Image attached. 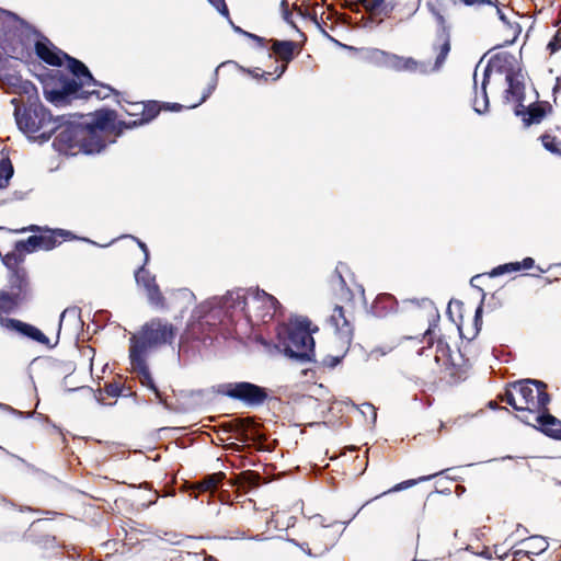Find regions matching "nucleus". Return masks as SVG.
Masks as SVG:
<instances>
[{"label":"nucleus","mask_w":561,"mask_h":561,"mask_svg":"<svg viewBox=\"0 0 561 561\" xmlns=\"http://www.w3.org/2000/svg\"><path fill=\"white\" fill-rule=\"evenodd\" d=\"M318 328H311V322L301 316L290 319L288 324L278 333L279 346L291 358L310 362L314 357V340L312 333Z\"/></svg>","instance_id":"f257e3e1"},{"label":"nucleus","mask_w":561,"mask_h":561,"mask_svg":"<svg viewBox=\"0 0 561 561\" xmlns=\"http://www.w3.org/2000/svg\"><path fill=\"white\" fill-rule=\"evenodd\" d=\"M505 401L517 411L531 414L546 410L549 396L546 385L535 379H524L514 382L505 393Z\"/></svg>","instance_id":"f03ea898"},{"label":"nucleus","mask_w":561,"mask_h":561,"mask_svg":"<svg viewBox=\"0 0 561 561\" xmlns=\"http://www.w3.org/2000/svg\"><path fill=\"white\" fill-rule=\"evenodd\" d=\"M35 50L37 56L48 65L61 66L64 61L67 62V68L76 78L73 83L78 85V88H75V91H78V89H83L85 91L87 89H90V87L96 85V82L89 69L81 61L68 56L54 46L48 39L44 38L37 41Z\"/></svg>","instance_id":"7ed1b4c3"},{"label":"nucleus","mask_w":561,"mask_h":561,"mask_svg":"<svg viewBox=\"0 0 561 561\" xmlns=\"http://www.w3.org/2000/svg\"><path fill=\"white\" fill-rule=\"evenodd\" d=\"M175 335L172 324L160 319L146 323L141 330L130 337L129 356L145 357L146 353L154 347L170 343Z\"/></svg>","instance_id":"20e7f679"},{"label":"nucleus","mask_w":561,"mask_h":561,"mask_svg":"<svg viewBox=\"0 0 561 561\" xmlns=\"http://www.w3.org/2000/svg\"><path fill=\"white\" fill-rule=\"evenodd\" d=\"M15 119L20 130L34 140L47 141L58 127L56 119L41 104L16 111Z\"/></svg>","instance_id":"39448f33"},{"label":"nucleus","mask_w":561,"mask_h":561,"mask_svg":"<svg viewBox=\"0 0 561 561\" xmlns=\"http://www.w3.org/2000/svg\"><path fill=\"white\" fill-rule=\"evenodd\" d=\"M113 111H101L95 114L92 123L81 125V128L89 129L91 135L81 139L80 149L83 153L100 152L104 147V134L110 130L115 122Z\"/></svg>","instance_id":"423d86ee"},{"label":"nucleus","mask_w":561,"mask_h":561,"mask_svg":"<svg viewBox=\"0 0 561 561\" xmlns=\"http://www.w3.org/2000/svg\"><path fill=\"white\" fill-rule=\"evenodd\" d=\"M278 307V301L272 295L260 290H247L244 318L251 323L271 320Z\"/></svg>","instance_id":"0eeeda50"},{"label":"nucleus","mask_w":561,"mask_h":561,"mask_svg":"<svg viewBox=\"0 0 561 561\" xmlns=\"http://www.w3.org/2000/svg\"><path fill=\"white\" fill-rule=\"evenodd\" d=\"M370 58L387 68L398 71L427 72V66L424 62L417 61L411 57H402L380 49H374L370 53Z\"/></svg>","instance_id":"6e6552de"},{"label":"nucleus","mask_w":561,"mask_h":561,"mask_svg":"<svg viewBox=\"0 0 561 561\" xmlns=\"http://www.w3.org/2000/svg\"><path fill=\"white\" fill-rule=\"evenodd\" d=\"M89 135H91V131L81 128V125H67L58 133L54 144L65 154L75 156L81 152V139Z\"/></svg>","instance_id":"1a4fd4ad"},{"label":"nucleus","mask_w":561,"mask_h":561,"mask_svg":"<svg viewBox=\"0 0 561 561\" xmlns=\"http://www.w3.org/2000/svg\"><path fill=\"white\" fill-rule=\"evenodd\" d=\"M227 396L240 400L249 405H259L267 397L265 389L250 382L230 383L226 390Z\"/></svg>","instance_id":"9d476101"},{"label":"nucleus","mask_w":561,"mask_h":561,"mask_svg":"<svg viewBox=\"0 0 561 561\" xmlns=\"http://www.w3.org/2000/svg\"><path fill=\"white\" fill-rule=\"evenodd\" d=\"M245 297L247 290L238 289L234 291H230L221 298H214L206 302L205 306L209 308H214L218 306L222 312L233 318L234 316L241 314L244 317L245 312Z\"/></svg>","instance_id":"9b49d317"},{"label":"nucleus","mask_w":561,"mask_h":561,"mask_svg":"<svg viewBox=\"0 0 561 561\" xmlns=\"http://www.w3.org/2000/svg\"><path fill=\"white\" fill-rule=\"evenodd\" d=\"M136 282L139 286H142L147 293L148 300L153 306H163V297L156 284L154 276L145 268L140 267L135 274Z\"/></svg>","instance_id":"f8f14e48"},{"label":"nucleus","mask_w":561,"mask_h":561,"mask_svg":"<svg viewBox=\"0 0 561 561\" xmlns=\"http://www.w3.org/2000/svg\"><path fill=\"white\" fill-rule=\"evenodd\" d=\"M531 420L538 424V428H540L545 434L553 438H561V421L557 417L550 414H537L533 415L531 419L529 416L522 419V421L527 424H531Z\"/></svg>","instance_id":"ddd939ff"},{"label":"nucleus","mask_w":561,"mask_h":561,"mask_svg":"<svg viewBox=\"0 0 561 561\" xmlns=\"http://www.w3.org/2000/svg\"><path fill=\"white\" fill-rule=\"evenodd\" d=\"M330 323L335 328L340 339L344 343H350L352 339V328L344 314L342 307L336 306L330 317Z\"/></svg>","instance_id":"4468645a"},{"label":"nucleus","mask_w":561,"mask_h":561,"mask_svg":"<svg viewBox=\"0 0 561 561\" xmlns=\"http://www.w3.org/2000/svg\"><path fill=\"white\" fill-rule=\"evenodd\" d=\"M129 357H130V364H131L133 369L135 371H137L139 375L140 382L144 386L151 389L156 393V396L158 398H160V393H159L158 389L156 388L153 380L149 374V370L146 366L145 357L139 356L138 360H136L137 358H135V356H129Z\"/></svg>","instance_id":"2eb2a0df"},{"label":"nucleus","mask_w":561,"mask_h":561,"mask_svg":"<svg viewBox=\"0 0 561 561\" xmlns=\"http://www.w3.org/2000/svg\"><path fill=\"white\" fill-rule=\"evenodd\" d=\"M492 72L491 66H486L483 71V78L481 82V95H476L473 100V108L477 113L482 114L488 110L489 100L486 95V84L489 82L490 75Z\"/></svg>","instance_id":"dca6fc26"},{"label":"nucleus","mask_w":561,"mask_h":561,"mask_svg":"<svg viewBox=\"0 0 561 561\" xmlns=\"http://www.w3.org/2000/svg\"><path fill=\"white\" fill-rule=\"evenodd\" d=\"M505 80L508 84L505 92V99L508 102H519L524 94V85L518 80L517 76L512 72L506 75Z\"/></svg>","instance_id":"f3484780"},{"label":"nucleus","mask_w":561,"mask_h":561,"mask_svg":"<svg viewBox=\"0 0 561 561\" xmlns=\"http://www.w3.org/2000/svg\"><path fill=\"white\" fill-rule=\"evenodd\" d=\"M535 261L531 257H526L522 262H512L503 265H499L493 268L490 275L492 277L500 276L506 273L518 272L520 270H529L534 266Z\"/></svg>","instance_id":"a211bd4d"},{"label":"nucleus","mask_w":561,"mask_h":561,"mask_svg":"<svg viewBox=\"0 0 561 561\" xmlns=\"http://www.w3.org/2000/svg\"><path fill=\"white\" fill-rule=\"evenodd\" d=\"M439 42L440 43L436 47V49L438 50V54L436 56V60H435V65H434V70H437V69H439L443 66L447 55L450 51V39H449V34L448 33H446L444 31L443 34L439 36Z\"/></svg>","instance_id":"6ab92c4d"},{"label":"nucleus","mask_w":561,"mask_h":561,"mask_svg":"<svg viewBox=\"0 0 561 561\" xmlns=\"http://www.w3.org/2000/svg\"><path fill=\"white\" fill-rule=\"evenodd\" d=\"M295 44L289 41H275L273 43L274 53L285 62H288L293 58Z\"/></svg>","instance_id":"aec40b11"},{"label":"nucleus","mask_w":561,"mask_h":561,"mask_svg":"<svg viewBox=\"0 0 561 561\" xmlns=\"http://www.w3.org/2000/svg\"><path fill=\"white\" fill-rule=\"evenodd\" d=\"M289 542H291L293 545H295L296 547L301 549V551H304L309 557L322 556L330 548V545H328L325 542L321 543V545H316L313 549L309 547V543H298L294 539H290Z\"/></svg>","instance_id":"412c9836"},{"label":"nucleus","mask_w":561,"mask_h":561,"mask_svg":"<svg viewBox=\"0 0 561 561\" xmlns=\"http://www.w3.org/2000/svg\"><path fill=\"white\" fill-rule=\"evenodd\" d=\"M20 333L31 337L32 340H34L38 343H42L45 345L49 344L48 337L39 329H37L31 324L24 323Z\"/></svg>","instance_id":"4be33fe9"},{"label":"nucleus","mask_w":561,"mask_h":561,"mask_svg":"<svg viewBox=\"0 0 561 561\" xmlns=\"http://www.w3.org/2000/svg\"><path fill=\"white\" fill-rule=\"evenodd\" d=\"M21 245L24 250L31 252L36 249H46L50 248L49 242L44 237L32 236L25 242H22Z\"/></svg>","instance_id":"5701e85b"},{"label":"nucleus","mask_w":561,"mask_h":561,"mask_svg":"<svg viewBox=\"0 0 561 561\" xmlns=\"http://www.w3.org/2000/svg\"><path fill=\"white\" fill-rule=\"evenodd\" d=\"M13 175V167L9 159H2L0 162V190L8 186L10 179Z\"/></svg>","instance_id":"b1692460"},{"label":"nucleus","mask_w":561,"mask_h":561,"mask_svg":"<svg viewBox=\"0 0 561 561\" xmlns=\"http://www.w3.org/2000/svg\"><path fill=\"white\" fill-rule=\"evenodd\" d=\"M222 479L221 473H215L211 476H207L199 482V489L202 491H213L217 488Z\"/></svg>","instance_id":"393cba45"},{"label":"nucleus","mask_w":561,"mask_h":561,"mask_svg":"<svg viewBox=\"0 0 561 561\" xmlns=\"http://www.w3.org/2000/svg\"><path fill=\"white\" fill-rule=\"evenodd\" d=\"M18 305L15 297L7 294H0V312H11Z\"/></svg>","instance_id":"a878e982"},{"label":"nucleus","mask_w":561,"mask_h":561,"mask_svg":"<svg viewBox=\"0 0 561 561\" xmlns=\"http://www.w3.org/2000/svg\"><path fill=\"white\" fill-rule=\"evenodd\" d=\"M528 117L524 118L526 125L539 123L545 115V111L539 106H531L527 113Z\"/></svg>","instance_id":"bb28decb"},{"label":"nucleus","mask_w":561,"mask_h":561,"mask_svg":"<svg viewBox=\"0 0 561 561\" xmlns=\"http://www.w3.org/2000/svg\"><path fill=\"white\" fill-rule=\"evenodd\" d=\"M527 545L534 553L543 552L548 548V542L542 537H531Z\"/></svg>","instance_id":"cd10ccee"},{"label":"nucleus","mask_w":561,"mask_h":561,"mask_svg":"<svg viewBox=\"0 0 561 561\" xmlns=\"http://www.w3.org/2000/svg\"><path fill=\"white\" fill-rule=\"evenodd\" d=\"M23 324H24V322H22V321L0 317V325L8 330L21 332Z\"/></svg>","instance_id":"c85d7f7f"},{"label":"nucleus","mask_w":561,"mask_h":561,"mask_svg":"<svg viewBox=\"0 0 561 561\" xmlns=\"http://www.w3.org/2000/svg\"><path fill=\"white\" fill-rule=\"evenodd\" d=\"M360 413L369 419L370 424H375L377 419V412L373 404L370 403H364L360 405Z\"/></svg>","instance_id":"c756f323"},{"label":"nucleus","mask_w":561,"mask_h":561,"mask_svg":"<svg viewBox=\"0 0 561 561\" xmlns=\"http://www.w3.org/2000/svg\"><path fill=\"white\" fill-rule=\"evenodd\" d=\"M485 4L491 5L492 1L491 0H454V5H456V7L467 5V7L479 8V7H482Z\"/></svg>","instance_id":"7c9ffc66"},{"label":"nucleus","mask_w":561,"mask_h":561,"mask_svg":"<svg viewBox=\"0 0 561 561\" xmlns=\"http://www.w3.org/2000/svg\"><path fill=\"white\" fill-rule=\"evenodd\" d=\"M542 145L543 147L553 152V153H558L559 152V142L556 140V138L551 137V136H543L542 137Z\"/></svg>","instance_id":"2f4dec72"},{"label":"nucleus","mask_w":561,"mask_h":561,"mask_svg":"<svg viewBox=\"0 0 561 561\" xmlns=\"http://www.w3.org/2000/svg\"><path fill=\"white\" fill-rule=\"evenodd\" d=\"M112 92H113L112 88H110L107 85H101L100 90H91V89L85 90V93L95 94L96 98H99V99H106L110 96V94Z\"/></svg>","instance_id":"473e14b6"},{"label":"nucleus","mask_w":561,"mask_h":561,"mask_svg":"<svg viewBox=\"0 0 561 561\" xmlns=\"http://www.w3.org/2000/svg\"><path fill=\"white\" fill-rule=\"evenodd\" d=\"M367 11L378 9L385 0H357Z\"/></svg>","instance_id":"72a5a7b5"},{"label":"nucleus","mask_w":561,"mask_h":561,"mask_svg":"<svg viewBox=\"0 0 561 561\" xmlns=\"http://www.w3.org/2000/svg\"><path fill=\"white\" fill-rule=\"evenodd\" d=\"M217 10L219 13H221L225 16H228V8L225 3V0H208Z\"/></svg>","instance_id":"f704fd0d"},{"label":"nucleus","mask_w":561,"mask_h":561,"mask_svg":"<svg viewBox=\"0 0 561 561\" xmlns=\"http://www.w3.org/2000/svg\"><path fill=\"white\" fill-rule=\"evenodd\" d=\"M216 84H217V78L215 77L214 79V82L211 84H209V87L207 88V90L203 93V96L201 99V101L197 103V104H194V105H191L190 107H196L198 104H202L203 102H205L207 100V98L214 92V90L216 89Z\"/></svg>","instance_id":"c9c22d12"},{"label":"nucleus","mask_w":561,"mask_h":561,"mask_svg":"<svg viewBox=\"0 0 561 561\" xmlns=\"http://www.w3.org/2000/svg\"><path fill=\"white\" fill-rule=\"evenodd\" d=\"M325 522V518L321 515H317L311 518L312 526H320L322 528L329 527L330 524H327Z\"/></svg>","instance_id":"e433bc0d"},{"label":"nucleus","mask_w":561,"mask_h":561,"mask_svg":"<svg viewBox=\"0 0 561 561\" xmlns=\"http://www.w3.org/2000/svg\"><path fill=\"white\" fill-rule=\"evenodd\" d=\"M248 73H249L252 78H254V79L263 78V79H265V80H268V78H270V77H272V73H271V72H265V71H263V72H261V73H260L257 69H255V70H248Z\"/></svg>","instance_id":"4c0bfd02"},{"label":"nucleus","mask_w":561,"mask_h":561,"mask_svg":"<svg viewBox=\"0 0 561 561\" xmlns=\"http://www.w3.org/2000/svg\"><path fill=\"white\" fill-rule=\"evenodd\" d=\"M560 47L561 43L557 37L548 44V49H550L551 53L557 51Z\"/></svg>","instance_id":"58836bf2"},{"label":"nucleus","mask_w":561,"mask_h":561,"mask_svg":"<svg viewBox=\"0 0 561 561\" xmlns=\"http://www.w3.org/2000/svg\"><path fill=\"white\" fill-rule=\"evenodd\" d=\"M435 334V331L434 329L430 328L425 334H424V340L427 344L432 345L433 344V336Z\"/></svg>","instance_id":"ea45409f"},{"label":"nucleus","mask_w":561,"mask_h":561,"mask_svg":"<svg viewBox=\"0 0 561 561\" xmlns=\"http://www.w3.org/2000/svg\"><path fill=\"white\" fill-rule=\"evenodd\" d=\"M416 481L415 480H409V481H405V482H402L400 484H398L397 486H394V491H399V490H402V489H405L408 486H411L413 484H415Z\"/></svg>","instance_id":"a19ab883"},{"label":"nucleus","mask_w":561,"mask_h":561,"mask_svg":"<svg viewBox=\"0 0 561 561\" xmlns=\"http://www.w3.org/2000/svg\"><path fill=\"white\" fill-rule=\"evenodd\" d=\"M5 53H7L10 57H13V58H16V59L22 58V56H23V55H22V53L16 51V49H15V48H14V49H12V50H5Z\"/></svg>","instance_id":"79ce46f5"},{"label":"nucleus","mask_w":561,"mask_h":561,"mask_svg":"<svg viewBox=\"0 0 561 561\" xmlns=\"http://www.w3.org/2000/svg\"><path fill=\"white\" fill-rule=\"evenodd\" d=\"M138 244H139L140 249H141V250L144 251V253H145V263H147V262H148V259H149L148 249H147L146 244H145V243H142V242H140V241H138Z\"/></svg>","instance_id":"37998d69"},{"label":"nucleus","mask_w":561,"mask_h":561,"mask_svg":"<svg viewBox=\"0 0 561 561\" xmlns=\"http://www.w3.org/2000/svg\"><path fill=\"white\" fill-rule=\"evenodd\" d=\"M0 410L5 411V412H11V413H16V411L13 408H11L10 405L4 404V403H0Z\"/></svg>","instance_id":"c03bdc74"},{"label":"nucleus","mask_w":561,"mask_h":561,"mask_svg":"<svg viewBox=\"0 0 561 561\" xmlns=\"http://www.w3.org/2000/svg\"><path fill=\"white\" fill-rule=\"evenodd\" d=\"M285 70H286V65H283L282 67L276 68L277 75H276V77L273 78V80L280 78V76L285 72Z\"/></svg>","instance_id":"a18cd8bd"},{"label":"nucleus","mask_w":561,"mask_h":561,"mask_svg":"<svg viewBox=\"0 0 561 561\" xmlns=\"http://www.w3.org/2000/svg\"><path fill=\"white\" fill-rule=\"evenodd\" d=\"M180 107H181V105H180V104H178V103H173V104H171L170 106H168V108H169V110H172V111L179 110Z\"/></svg>","instance_id":"49530a36"},{"label":"nucleus","mask_w":561,"mask_h":561,"mask_svg":"<svg viewBox=\"0 0 561 561\" xmlns=\"http://www.w3.org/2000/svg\"><path fill=\"white\" fill-rule=\"evenodd\" d=\"M444 346H445V344L443 343V341H442V340H438V341H437V352H438V351H443V350H444Z\"/></svg>","instance_id":"de8ad7c7"},{"label":"nucleus","mask_w":561,"mask_h":561,"mask_svg":"<svg viewBox=\"0 0 561 561\" xmlns=\"http://www.w3.org/2000/svg\"><path fill=\"white\" fill-rule=\"evenodd\" d=\"M68 312H70L68 309H66V310H64V311L61 312V314H60V323L64 321V319H65V317H66V314H67Z\"/></svg>","instance_id":"09e8293b"},{"label":"nucleus","mask_w":561,"mask_h":561,"mask_svg":"<svg viewBox=\"0 0 561 561\" xmlns=\"http://www.w3.org/2000/svg\"><path fill=\"white\" fill-rule=\"evenodd\" d=\"M204 561H217L213 556H207Z\"/></svg>","instance_id":"8fccbe9b"},{"label":"nucleus","mask_w":561,"mask_h":561,"mask_svg":"<svg viewBox=\"0 0 561 561\" xmlns=\"http://www.w3.org/2000/svg\"><path fill=\"white\" fill-rule=\"evenodd\" d=\"M138 124L137 121H134L133 124L128 123L127 126L130 127V126H136Z\"/></svg>","instance_id":"3c124183"},{"label":"nucleus","mask_w":561,"mask_h":561,"mask_svg":"<svg viewBox=\"0 0 561 561\" xmlns=\"http://www.w3.org/2000/svg\"><path fill=\"white\" fill-rule=\"evenodd\" d=\"M476 70H478V68H477ZM477 77H478V72H477V71H474V84H476V85H477Z\"/></svg>","instance_id":"603ef678"},{"label":"nucleus","mask_w":561,"mask_h":561,"mask_svg":"<svg viewBox=\"0 0 561 561\" xmlns=\"http://www.w3.org/2000/svg\"><path fill=\"white\" fill-rule=\"evenodd\" d=\"M252 539H254V540H262V538L260 536H254V537H252Z\"/></svg>","instance_id":"864d4df0"}]
</instances>
